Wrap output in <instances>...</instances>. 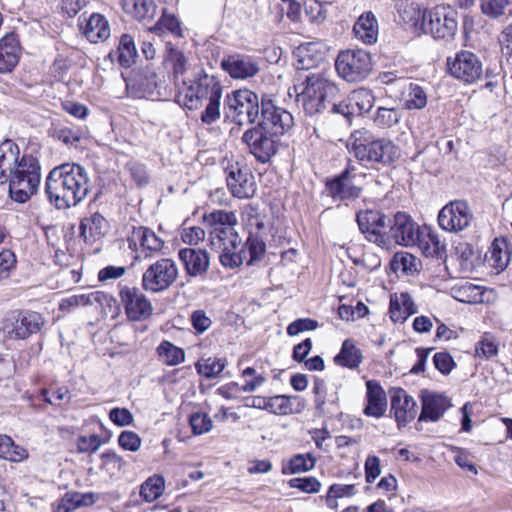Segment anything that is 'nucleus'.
Segmentation results:
<instances>
[{"instance_id":"23","label":"nucleus","mask_w":512,"mask_h":512,"mask_svg":"<svg viewBox=\"0 0 512 512\" xmlns=\"http://www.w3.org/2000/svg\"><path fill=\"white\" fill-rule=\"evenodd\" d=\"M326 187L333 199L342 201L358 198L362 190L352 182L348 169L334 179L327 181Z\"/></svg>"},{"instance_id":"62","label":"nucleus","mask_w":512,"mask_h":512,"mask_svg":"<svg viewBox=\"0 0 512 512\" xmlns=\"http://www.w3.org/2000/svg\"><path fill=\"white\" fill-rule=\"evenodd\" d=\"M435 368L443 375H448L455 367L456 363L448 352H438L433 356Z\"/></svg>"},{"instance_id":"2","label":"nucleus","mask_w":512,"mask_h":512,"mask_svg":"<svg viewBox=\"0 0 512 512\" xmlns=\"http://www.w3.org/2000/svg\"><path fill=\"white\" fill-rule=\"evenodd\" d=\"M92 187L87 170L77 163L54 167L45 181V193L57 209L78 205L88 196Z\"/></svg>"},{"instance_id":"43","label":"nucleus","mask_w":512,"mask_h":512,"mask_svg":"<svg viewBox=\"0 0 512 512\" xmlns=\"http://www.w3.org/2000/svg\"><path fill=\"white\" fill-rule=\"evenodd\" d=\"M225 366V359L215 357L201 358L195 364L197 373L207 379L217 377L224 370Z\"/></svg>"},{"instance_id":"37","label":"nucleus","mask_w":512,"mask_h":512,"mask_svg":"<svg viewBox=\"0 0 512 512\" xmlns=\"http://www.w3.org/2000/svg\"><path fill=\"white\" fill-rule=\"evenodd\" d=\"M265 382V377L258 374L253 380L247 381L244 385H239L236 382H230L225 385L220 386L217 389L219 395L223 398L232 400L240 397L241 393L245 392H253L259 386H261Z\"/></svg>"},{"instance_id":"22","label":"nucleus","mask_w":512,"mask_h":512,"mask_svg":"<svg viewBox=\"0 0 512 512\" xmlns=\"http://www.w3.org/2000/svg\"><path fill=\"white\" fill-rule=\"evenodd\" d=\"M129 247H141V255L145 259L153 257L160 252V239L155 232L147 227H134L131 235L128 237Z\"/></svg>"},{"instance_id":"18","label":"nucleus","mask_w":512,"mask_h":512,"mask_svg":"<svg viewBox=\"0 0 512 512\" xmlns=\"http://www.w3.org/2000/svg\"><path fill=\"white\" fill-rule=\"evenodd\" d=\"M220 66L233 79L252 78L260 71L259 59L240 53L223 57Z\"/></svg>"},{"instance_id":"17","label":"nucleus","mask_w":512,"mask_h":512,"mask_svg":"<svg viewBox=\"0 0 512 512\" xmlns=\"http://www.w3.org/2000/svg\"><path fill=\"white\" fill-rule=\"evenodd\" d=\"M227 187L231 194L239 199L252 198L256 192L253 174L239 163L231 164L225 169Z\"/></svg>"},{"instance_id":"51","label":"nucleus","mask_w":512,"mask_h":512,"mask_svg":"<svg viewBox=\"0 0 512 512\" xmlns=\"http://www.w3.org/2000/svg\"><path fill=\"white\" fill-rule=\"evenodd\" d=\"M316 458L310 454H296L289 461V472L297 474L307 472L315 467Z\"/></svg>"},{"instance_id":"40","label":"nucleus","mask_w":512,"mask_h":512,"mask_svg":"<svg viewBox=\"0 0 512 512\" xmlns=\"http://www.w3.org/2000/svg\"><path fill=\"white\" fill-rule=\"evenodd\" d=\"M348 102L355 115H362L373 107L374 96L371 90L359 88L348 94Z\"/></svg>"},{"instance_id":"33","label":"nucleus","mask_w":512,"mask_h":512,"mask_svg":"<svg viewBox=\"0 0 512 512\" xmlns=\"http://www.w3.org/2000/svg\"><path fill=\"white\" fill-rule=\"evenodd\" d=\"M83 34L91 43H98L110 37V26L108 20L99 13H93L86 20Z\"/></svg>"},{"instance_id":"20","label":"nucleus","mask_w":512,"mask_h":512,"mask_svg":"<svg viewBox=\"0 0 512 512\" xmlns=\"http://www.w3.org/2000/svg\"><path fill=\"white\" fill-rule=\"evenodd\" d=\"M391 412L399 427L406 426L417 415V403L404 389L394 388L391 391Z\"/></svg>"},{"instance_id":"56","label":"nucleus","mask_w":512,"mask_h":512,"mask_svg":"<svg viewBox=\"0 0 512 512\" xmlns=\"http://www.w3.org/2000/svg\"><path fill=\"white\" fill-rule=\"evenodd\" d=\"M288 484L291 488L298 489L308 494L317 493L321 489V482L313 476L292 478L289 480Z\"/></svg>"},{"instance_id":"10","label":"nucleus","mask_w":512,"mask_h":512,"mask_svg":"<svg viewBox=\"0 0 512 512\" xmlns=\"http://www.w3.org/2000/svg\"><path fill=\"white\" fill-rule=\"evenodd\" d=\"M280 137L275 136L262 125H255L242 135L250 153L258 162L267 163L278 151Z\"/></svg>"},{"instance_id":"11","label":"nucleus","mask_w":512,"mask_h":512,"mask_svg":"<svg viewBox=\"0 0 512 512\" xmlns=\"http://www.w3.org/2000/svg\"><path fill=\"white\" fill-rule=\"evenodd\" d=\"M389 218L380 210H360L356 222L365 239L381 248H388L387 227Z\"/></svg>"},{"instance_id":"5","label":"nucleus","mask_w":512,"mask_h":512,"mask_svg":"<svg viewBox=\"0 0 512 512\" xmlns=\"http://www.w3.org/2000/svg\"><path fill=\"white\" fill-rule=\"evenodd\" d=\"M349 141L350 152L362 163L385 166L398 159V148L390 139L375 138L367 129L354 131Z\"/></svg>"},{"instance_id":"60","label":"nucleus","mask_w":512,"mask_h":512,"mask_svg":"<svg viewBox=\"0 0 512 512\" xmlns=\"http://www.w3.org/2000/svg\"><path fill=\"white\" fill-rule=\"evenodd\" d=\"M220 100L221 97L210 98L205 110L201 114V121L204 124H213L220 118Z\"/></svg>"},{"instance_id":"52","label":"nucleus","mask_w":512,"mask_h":512,"mask_svg":"<svg viewBox=\"0 0 512 512\" xmlns=\"http://www.w3.org/2000/svg\"><path fill=\"white\" fill-rule=\"evenodd\" d=\"M140 496L147 503H151L160 497V475L154 474L146 479L140 487Z\"/></svg>"},{"instance_id":"64","label":"nucleus","mask_w":512,"mask_h":512,"mask_svg":"<svg viewBox=\"0 0 512 512\" xmlns=\"http://www.w3.org/2000/svg\"><path fill=\"white\" fill-rule=\"evenodd\" d=\"M101 467L110 473L120 471L124 465L122 457L113 451H107L101 455Z\"/></svg>"},{"instance_id":"19","label":"nucleus","mask_w":512,"mask_h":512,"mask_svg":"<svg viewBox=\"0 0 512 512\" xmlns=\"http://www.w3.org/2000/svg\"><path fill=\"white\" fill-rule=\"evenodd\" d=\"M121 302L129 319L145 320L152 313L150 301L135 287L124 286L120 290Z\"/></svg>"},{"instance_id":"6","label":"nucleus","mask_w":512,"mask_h":512,"mask_svg":"<svg viewBox=\"0 0 512 512\" xmlns=\"http://www.w3.org/2000/svg\"><path fill=\"white\" fill-rule=\"evenodd\" d=\"M41 179V166L36 157L24 154L9 174L10 197L19 203H25L38 190Z\"/></svg>"},{"instance_id":"7","label":"nucleus","mask_w":512,"mask_h":512,"mask_svg":"<svg viewBox=\"0 0 512 512\" xmlns=\"http://www.w3.org/2000/svg\"><path fill=\"white\" fill-rule=\"evenodd\" d=\"M421 26L434 39L450 41L458 30V12L450 5H437L423 13Z\"/></svg>"},{"instance_id":"27","label":"nucleus","mask_w":512,"mask_h":512,"mask_svg":"<svg viewBox=\"0 0 512 512\" xmlns=\"http://www.w3.org/2000/svg\"><path fill=\"white\" fill-rule=\"evenodd\" d=\"M315 394V408L319 415L333 417L339 413L338 396L336 393L327 397L326 383L324 380L316 378L313 385Z\"/></svg>"},{"instance_id":"25","label":"nucleus","mask_w":512,"mask_h":512,"mask_svg":"<svg viewBox=\"0 0 512 512\" xmlns=\"http://www.w3.org/2000/svg\"><path fill=\"white\" fill-rule=\"evenodd\" d=\"M367 405L364 414L370 417L380 418L387 410V396L384 389L376 380L366 382Z\"/></svg>"},{"instance_id":"46","label":"nucleus","mask_w":512,"mask_h":512,"mask_svg":"<svg viewBox=\"0 0 512 512\" xmlns=\"http://www.w3.org/2000/svg\"><path fill=\"white\" fill-rule=\"evenodd\" d=\"M427 105V94L418 84L411 83L404 99V107L408 110H421Z\"/></svg>"},{"instance_id":"48","label":"nucleus","mask_w":512,"mask_h":512,"mask_svg":"<svg viewBox=\"0 0 512 512\" xmlns=\"http://www.w3.org/2000/svg\"><path fill=\"white\" fill-rule=\"evenodd\" d=\"M511 6L512 0H481L482 13L492 19L504 16Z\"/></svg>"},{"instance_id":"42","label":"nucleus","mask_w":512,"mask_h":512,"mask_svg":"<svg viewBox=\"0 0 512 512\" xmlns=\"http://www.w3.org/2000/svg\"><path fill=\"white\" fill-rule=\"evenodd\" d=\"M137 57V50L132 36L129 34H123L120 38L118 49H117V58L118 63L124 67H131Z\"/></svg>"},{"instance_id":"45","label":"nucleus","mask_w":512,"mask_h":512,"mask_svg":"<svg viewBox=\"0 0 512 512\" xmlns=\"http://www.w3.org/2000/svg\"><path fill=\"white\" fill-rule=\"evenodd\" d=\"M239 250H245L246 261L248 265L262 259L266 251L265 242L258 236L250 235L246 243Z\"/></svg>"},{"instance_id":"55","label":"nucleus","mask_w":512,"mask_h":512,"mask_svg":"<svg viewBox=\"0 0 512 512\" xmlns=\"http://www.w3.org/2000/svg\"><path fill=\"white\" fill-rule=\"evenodd\" d=\"M142 285L146 291H160V262L156 261L144 272Z\"/></svg>"},{"instance_id":"28","label":"nucleus","mask_w":512,"mask_h":512,"mask_svg":"<svg viewBox=\"0 0 512 512\" xmlns=\"http://www.w3.org/2000/svg\"><path fill=\"white\" fill-rule=\"evenodd\" d=\"M179 258L188 275L192 277L204 274L209 267L208 253L201 249L185 248L179 251Z\"/></svg>"},{"instance_id":"57","label":"nucleus","mask_w":512,"mask_h":512,"mask_svg":"<svg viewBox=\"0 0 512 512\" xmlns=\"http://www.w3.org/2000/svg\"><path fill=\"white\" fill-rule=\"evenodd\" d=\"M162 358H165L167 365L175 366L184 362L185 352L168 341H162Z\"/></svg>"},{"instance_id":"54","label":"nucleus","mask_w":512,"mask_h":512,"mask_svg":"<svg viewBox=\"0 0 512 512\" xmlns=\"http://www.w3.org/2000/svg\"><path fill=\"white\" fill-rule=\"evenodd\" d=\"M94 494L93 493H75L71 495L69 499L66 501H63L58 506V512H69L72 509L81 507V506H87L92 505L94 503Z\"/></svg>"},{"instance_id":"31","label":"nucleus","mask_w":512,"mask_h":512,"mask_svg":"<svg viewBox=\"0 0 512 512\" xmlns=\"http://www.w3.org/2000/svg\"><path fill=\"white\" fill-rule=\"evenodd\" d=\"M415 246H418L427 257H439L446 249V245L439 235L426 225L422 226L419 241Z\"/></svg>"},{"instance_id":"61","label":"nucleus","mask_w":512,"mask_h":512,"mask_svg":"<svg viewBox=\"0 0 512 512\" xmlns=\"http://www.w3.org/2000/svg\"><path fill=\"white\" fill-rule=\"evenodd\" d=\"M102 445L101 438L96 434L80 436L77 439V449L80 453H95Z\"/></svg>"},{"instance_id":"12","label":"nucleus","mask_w":512,"mask_h":512,"mask_svg":"<svg viewBox=\"0 0 512 512\" xmlns=\"http://www.w3.org/2000/svg\"><path fill=\"white\" fill-rule=\"evenodd\" d=\"M43 316L34 311H14L4 321L3 330L9 339L24 340L43 327Z\"/></svg>"},{"instance_id":"36","label":"nucleus","mask_w":512,"mask_h":512,"mask_svg":"<svg viewBox=\"0 0 512 512\" xmlns=\"http://www.w3.org/2000/svg\"><path fill=\"white\" fill-rule=\"evenodd\" d=\"M123 10L139 20H152L157 6L153 0H121Z\"/></svg>"},{"instance_id":"63","label":"nucleus","mask_w":512,"mask_h":512,"mask_svg":"<svg viewBox=\"0 0 512 512\" xmlns=\"http://www.w3.org/2000/svg\"><path fill=\"white\" fill-rule=\"evenodd\" d=\"M118 443L124 450L136 452L141 447L140 437L133 431H122L118 437Z\"/></svg>"},{"instance_id":"47","label":"nucleus","mask_w":512,"mask_h":512,"mask_svg":"<svg viewBox=\"0 0 512 512\" xmlns=\"http://www.w3.org/2000/svg\"><path fill=\"white\" fill-rule=\"evenodd\" d=\"M298 396L276 395L268 397L267 411L277 415H287L293 412L292 400Z\"/></svg>"},{"instance_id":"59","label":"nucleus","mask_w":512,"mask_h":512,"mask_svg":"<svg viewBox=\"0 0 512 512\" xmlns=\"http://www.w3.org/2000/svg\"><path fill=\"white\" fill-rule=\"evenodd\" d=\"M319 327V323L311 318H298L291 322L286 329L289 336H296L305 331H313Z\"/></svg>"},{"instance_id":"15","label":"nucleus","mask_w":512,"mask_h":512,"mask_svg":"<svg viewBox=\"0 0 512 512\" xmlns=\"http://www.w3.org/2000/svg\"><path fill=\"white\" fill-rule=\"evenodd\" d=\"M389 229L387 230L388 247L391 242L398 245L410 247L415 246L419 241L421 228L410 215L405 212H397L393 219L388 220Z\"/></svg>"},{"instance_id":"44","label":"nucleus","mask_w":512,"mask_h":512,"mask_svg":"<svg viewBox=\"0 0 512 512\" xmlns=\"http://www.w3.org/2000/svg\"><path fill=\"white\" fill-rule=\"evenodd\" d=\"M403 116L402 111L396 107H378L373 118L374 124L382 129L397 125Z\"/></svg>"},{"instance_id":"41","label":"nucleus","mask_w":512,"mask_h":512,"mask_svg":"<svg viewBox=\"0 0 512 512\" xmlns=\"http://www.w3.org/2000/svg\"><path fill=\"white\" fill-rule=\"evenodd\" d=\"M357 493L358 489L355 484L334 483L329 487L324 499L327 507L335 510L339 506V499L351 498Z\"/></svg>"},{"instance_id":"39","label":"nucleus","mask_w":512,"mask_h":512,"mask_svg":"<svg viewBox=\"0 0 512 512\" xmlns=\"http://www.w3.org/2000/svg\"><path fill=\"white\" fill-rule=\"evenodd\" d=\"M28 451L16 444L14 440L6 435L0 434V459L10 462H22L28 458Z\"/></svg>"},{"instance_id":"4","label":"nucleus","mask_w":512,"mask_h":512,"mask_svg":"<svg viewBox=\"0 0 512 512\" xmlns=\"http://www.w3.org/2000/svg\"><path fill=\"white\" fill-rule=\"evenodd\" d=\"M340 90L338 86L323 73H309L302 79L300 76L288 89L289 97H295V102L303 111L313 116L328 109V103L337 100Z\"/></svg>"},{"instance_id":"9","label":"nucleus","mask_w":512,"mask_h":512,"mask_svg":"<svg viewBox=\"0 0 512 512\" xmlns=\"http://www.w3.org/2000/svg\"><path fill=\"white\" fill-rule=\"evenodd\" d=\"M225 113L238 125L254 123L261 111L257 94L248 89H239L227 94Z\"/></svg>"},{"instance_id":"16","label":"nucleus","mask_w":512,"mask_h":512,"mask_svg":"<svg viewBox=\"0 0 512 512\" xmlns=\"http://www.w3.org/2000/svg\"><path fill=\"white\" fill-rule=\"evenodd\" d=\"M293 116L284 108L276 106L271 99L261 100V119L258 122L267 130L281 137L293 126Z\"/></svg>"},{"instance_id":"8","label":"nucleus","mask_w":512,"mask_h":512,"mask_svg":"<svg viewBox=\"0 0 512 512\" xmlns=\"http://www.w3.org/2000/svg\"><path fill=\"white\" fill-rule=\"evenodd\" d=\"M371 54L363 49H348L339 52L335 60L338 75L350 83L366 79L372 71Z\"/></svg>"},{"instance_id":"38","label":"nucleus","mask_w":512,"mask_h":512,"mask_svg":"<svg viewBox=\"0 0 512 512\" xmlns=\"http://www.w3.org/2000/svg\"><path fill=\"white\" fill-rule=\"evenodd\" d=\"M107 298L104 296V292L95 291L89 294L72 295L63 298L59 303V310L69 312L77 307L93 306L96 302H105Z\"/></svg>"},{"instance_id":"32","label":"nucleus","mask_w":512,"mask_h":512,"mask_svg":"<svg viewBox=\"0 0 512 512\" xmlns=\"http://www.w3.org/2000/svg\"><path fill=\"white\" fill-rule=\"evenodd\" d=\"M19 158L20 149L12 140H6L0 145V184L8 181Z\"/></svg>"},{"instance_id":"35","label":"nucleus","mask_w":512,"mask_h":512,"mask_svg":"<svg viewBox=\"0 0 512 512\" xmlns=\"http://www.w3.org/2000/svg\"><path fill=\"white\" fill-rule=\"evenodd\" d=\"M362 351L355 346L352 340L346 339L341 346L340 352L335 356L334 362L345 368L356 369L362 363Z\"/></svg>"},{"instance_id":"26","label":"nucleus","mask_w":512,"mask_h":512,"mask_svg":"<svg viewBox=\"0 0 512 512\" xmlns=\"http://www.w3.org/2000/svg\"><path fill=\"white\" fill-rule=\"evenodd\" d=\"M109 224L103 215L96 212L81 220L79 235L86 243L92 244L108 233Z\"/></svg>"},{"instance_id":"58","label":"nucleus","mask_w":512,"mask_h":512,"mask_svg":"<svg viewBox=\"0 0 512 512\" xmlns=\"http://www.w3.org/2000/svg\"><path fill=\"white\" fill-rule=\"evenodd\" d=\"M162 30H166L176 38L184 37L182 23L179 18L162 9Z\"/></svg>"},{"instance_id":"3","label":"nucleus","mask_w":512,"mask_h":512,"mask_svg":"<svg viewBox=\"0 0 512 512\" xmlns=\"http://www.w3.org/2000/svg\"><path fill=\"white\" fill-rule=\"evenodd\" d=\"M211 227L209 241L213 250L219 253V260L224 267H239L246 259L245 250H239L241 239L234 226L237 218L234 212L216 210L204 216Z\"/></svg>"},{"instance_id":"13","label":"nucleus","mask_w":512,"mask_h":512,"mask_svg":"<svg viewBox=\"0 0 512 512\" xmlns=\"http://www.w3.org/2000/svg\"><path fill=\"white\" fill-rule=\"evenodd\" d=\"M446 64L448 73L464 84H474L483 73L480 58L468 50H461L454 57H448Z\"/></svg>"},{"instance_id":"34","label":"nucleus","mask_w":512,"mask_h":512,"mask_svg":"<svg viewBox=\"0 0 512 512\" xmlns=\"http://www.w3.org/2000/svg\"><path fill=\"white\" fill-rule=\"evenodd\" d=\"M485 261L494 269L503 271L510 262V252L508 244L504 238H496L487 253L485 254Z\"/></svg>"},{"instance_id":"53","label":"nucleus","mask_w":512,"mask_h":512,"mask_svg":"<svg viewBox=\"0 0 512 512\" xmlns=\"http://www.w3.org/2000/svg\"><path fill=\"white\" fill-rule=\"evenodd\" d=\"M140 89L143 92L144 97L151 98L152 100H158L160 91L158 89V76L155 71H150L147 68L144 78L140 82Z\"/></svg>"},{"instance_id":"1","label":"nucleus","mask_w":512,"mask_h":512,"mask_svg":"<svg viewBox=\"0 0 512 512\" xmlns=\"http://www.w3.org/2000/svg\"><path fill=\"white\" fill-rule=\"evenodd\" d=\"M167 54L165 57L166 68L171 70L177 93L174 101L189 110L198 109L203 100L222 97V86L214 76L201 71L194 79L186 82L178 81V77L186 71V57L182 51L174 48L171 43H166Z\"/></svg>"},{"instance_id":"50","label":"nucleus","mask_w":512,"mask_h":512,"mask_svg":"<svg viewBox=\"0 0 512 512\" xmlns=\"http://www.w3.org/2000/svg\"><path fill=\"white\" fill-rule=\"evenodd\" d=\"M189 424L194 435H203L211 431L213 421L205 412H194L189 416Z\"/></svg>"},{"instance_id":"30","label":"nucleus","mask_w":512,"mask_h":512,"mask_svg":"<svg viewBox=\"0 0 512 512\" xmlns=\"http://www.w3.org/2000/svg\"><path fill=\"white\" fill-rule=\"evenodd\" d=\"M357 39L365 44H374L378 38V22L372 12L363 13L353 27Z\"/></svg>"},{"instance_id":"21","label":"nucleus","mask_w":512,"mask_h":512,"mask_svg":"<svg viewBox=\"0 0 512 512\" xmlns=\"http://www.w3.org/2000/svg\"><path fill=\"white\" fill-rule=\"evenodd\" d=\"M422 409L418 421H438L451 407L448 397L443 394L433 392H422L421 395Z\"/></svg>"},{"instance_id":"14","label":"nucleus","mask_w":512,"mask_h":512,"mask_svg":"<svg viewBox=\"0 0 512 512\" xmlns=\"http://www.w3.org/2000/svg\"><path fill=\"white\" fill-rule=\"evenodd\" d=\"M473 219L471 207L463 200L449 202L438 213L440 228L451 233L463 231L470 226Z\"/></svg>"},{"instance_id":"24","label":"nucleus","mask_w":512,"mask_h":512,"mask_svg":"<svg viewBox=\"0 0 512 512\" xmlns=\"http://www.w3.org/2000/svg\"><path fill=\"white\" fill-rule=\"evenodd\" d=\"M21 46L15 33H7L0 39V72H11L19 62Z\"/></svg>"},{"instance_id":"49","label":"nucleus","mask_w":512,"mask_h":512,"mask_svg":"<svg viewBox=\"0 0 512 512\" xmlns=\"http://www.w3.org/2000/svg\"><path fill=\"white\" fill-rule=\"evenodd\" d=\"M52 136L67 146L77 147L82 138V130L80 128L56 126L52 130Z\"/></svg>"},{"instance_id":"29","label":"nucleus","mask_w":512,"mask_h":512,"mask_svg":"<svg viewBox=\"0 0 512 512\" xmlns=\"http://www.w3.org/2000/svg\"><path fill=\"white\" fill-rule=\"evenodd\" d=\"M416 312L417 307L408 293L391 296L389 314L393 322L403 323L410 315Z\"/></svg>"}]
</instances>
